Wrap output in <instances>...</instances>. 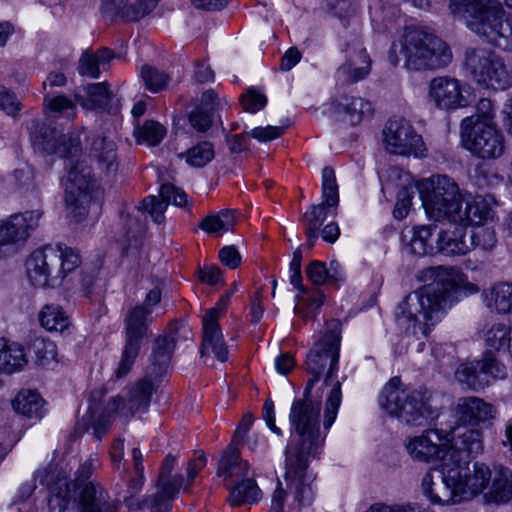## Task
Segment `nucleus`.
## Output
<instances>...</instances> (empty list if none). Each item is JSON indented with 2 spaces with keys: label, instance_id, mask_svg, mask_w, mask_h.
I'll return each mask as SVG.
<instances>
[{
  "label": "nucleus",
  "instance_id": "obj_1",
  "mask_svg": "<svg viewBox=\"0 0 512 512\" xmlns=\"http://www.w3.org/2000/svg\"><path fill=\"white\" fill-rule=\"evenodd\" d=\"M289 421L292 433L285 450L284 479L294 503L309 505L314 501L315 480L309 463L318 456L325 439L320 430V403L304 391L302 398L293 401Z\"/></svg>",
  "mask_w": 512,
  "mask_h": 512
},
{
  "label": "nucleus",
  "instance_id": "obj_2",
  "mask_svg": "<svg viewBox=\"0 0 512 512\" xmlns=\"http://www.w3.org/2000/svg\"><path fill=\"white\" fill-rule=\"evenodd\" d=\"M417 278L429 283L408 294L398 305L397 315L418 324L424 335L448 308L458 302L460 294L467 296L479 291L476 284L453 266L428 267L419 271Z\"/></svg>",
  "mask_w": 512,
  "mask_h": 512
},
{
  "label": "nucleus",
  "instance_id": "obj_3",
  "mask_svg": "<svg viewBox=\"0 0 512 512\" xmlns=\"http://www.w3.org/2000/svg\"><path fill=\"white\" fill-rule=\"evenodd\" d=\"M416 189L428 217L436 221L446 219L454 225H473L494 217L489 199L476 196L464 202L458 184L447 175L420 180Z\"/></svg>",
  "mask_w": 512,
  "mask_h": 512
},
{
  "label": "nucleus",
  "instance_id": "obj_4",
  "mask_svg": "<svg viewBox=\"0 0 512 512\" xmlns=\"http://www.w3.org/2000/svg\"><path fill=\"white\" fill-rule=\"evenodd\" d=\"M493 474L494 470L480 462H475L471 469L459 463H445L442 467V485H436L433 471L428 470L421 479V488L431 503L455 505L482 493L486 498Z\"/></svg>",
  "mask_w": 512,
  "mask_h": 512
},
{
  "label": "nucleus",
  "instance_id": "obj_5",
  "mask_svg": "<svg viewBox=\"0 0 512 512\" xmlns=\"http://www.w3.org/2000/svg\"><path fill=\"white\" fill-rule=\"evenodd\" d=\"M340 336L334 331L326 333L306 357V371L312 375L305 387V394L312 392L314 384L327 369L323 385L329 388L326 393L324 406V430H329L333 425L342 400L341 381L338 379V361H339Z\"/></svg>",
  "mask_w": 512,
  "mask_h": 512
},
{
  "label": "nucleus",
  "instance_id": "obj_6",
  "mask_svg": "<svg viewBox=\"0 0 512 512\" xmlns=\"http://www.w3.org/2000/svg\"><path fill=\"white\" fill-rule=\"evenodd\" d=\"M449 7L478 37L512 51V18L506 17L499 0H450Z\"/></svg>",
  "mask_w": 512,
  "mask_h": 512
},
{
  "label": "nucleus",
  "instance_id": "obj_7",
  "mask_svg": "<svg viewBox=\"0 0 512 512\" xmlns=\"http://www.w3.org/2000/svg\"><path fill=\"white\" fill-rule=\"evenodd\" d=\"M427 389L408 390L399 377L391 378L379 396L380 406L401 423L411 427L430 425L439 417Z\"/></svg>",
  "mask_w": 512,
  "mask_h": 512
},
{
  "label": "nucleus",
  "instance_id": "obj_8",
  "mask_svg": "<svg viewBox=\"0 0 512 512\" xmlns=\"http://www.w3.org/2000/svg\"><path fill=\"white\" fill-rule=\"evenodd\" d=\"M400 53L410 70L438 69L452 60L447 43L438 36L416 28H406L400 40Z\"/></svg>",
  "mask_w": 512,
  "mask_h": 512
},
{
  "label": "nucleus",
  "instance_id": "obj_9",
  "mask_svg": "<svg viewBox=\"0 0 512 512\" xmlns=\"http://www.w3.org/2000/svg\"><path fill=\"white\" fill-rule=\"evenodd\" d=\"M156 385L150 378H143L136 381L128 390L126 397L116 396L107 404L106 410L97 418L90 407L83 422L89 423L93 428L94 436L101 439L106 434L114 415L128 420L136 413H144L148 410L151 397L156 391Z\"/></svg>",
  "mask_w": 512,
  "mask_h": 512
},
{
  "label": "nucleus",
  "instance_id": "obj_10",
  "mask_svg": "<svg viewBox=\"0 0 512 512\" xmlns=\"http://www.w3.org/2000/svg\"><path fill=\"white\" fill-rule=\"evenodd\" d=\"M49 504L59 512H115L116 505L109 493L97 482H88L75 494L66 482V475L52 486Z\"/></svg>",
  "mask_w": 512,
  "mask_h": 512
},
{
  "label": "nucleus",
  "instance_id": "obj_11",
  "mask_svg": "<svg viewBox=\"0 0 512 512\" xmlns=\"http://www.w3.org/2000/svg\"><path fill=\"white\" fill-rule=\"evenodd\" d=\"M461 142L471 155L480 160H496L506 150L503 131L491 120L465 117L460 125Z\"/></svg>",
  "mask_w": 512,
  "mask_h": 512
},
{
  "label": "nucleus",
  "instance_id": "obj_12",
  "mask_svg": "<svg viewBox=\"0 0 512 512\" xmlns=\"http://www.w3.org/2000/svg\"><path fill=\"white\" fill-rule=\"evenodd\" d=\"M383 143L390 154L424 158L427 148L412 123L402 117L389 119L383 129Z\"/></svg>",
  "mask_w": 512,
  "mask_h": 512
},
{
  "label": "nucleus",
  "instance_id": "obj_13",
  "mask_svg": "<svg viewBox=\"0 0 512 512\" xmlns=\"http://www.w3.org/2000/svg\"><path fill=\"white\" fill-rule=\"evenodd\" d=\"M150 314V308H144L138 305L128 311L124 319L125 346L119 364L114 372L116 379L125 377L132 369L140 351L141 340L147 331V322Z\"/></svg>",
  "mask_w": 512,
  "mask_h": 512
},
{
  "label": "nucleus",
  "instance_id": "obj_14",
  "mask_svg": "<svg viewBox=\"0 0 512 512\" xmlns=\"http://www.w3.org/2000/svg\"><path fill=\"white\" fill-rule=\"evenodd\" d=\"M466 64L478 84L487 89L490 88L494 92L503 91L511 84V77L504 64L490 51L472 50L468 52Z\"/></svg>",
  "mask_w": 512,
  "mask_h": 512
},
{
  "label": "nucleus",
  "instance_id": "obj_15",
  "mask_svg": "<svg viewBox=\"0 0 512 512\" xmlns=\"http://www.w3.org/2000/svg\"><path fill=\"white\" fill-rule=\"evenodd\" d=\"M30 129L31 141L38 151L59 157L74 156L79 151L81 142L79 132L64 134L56 127L37 121L32 122Z\"/></svg>",
  "mask_w": 512,
  "mask_h": 512
},
{
  "label": "nucleus",
  "instance_id": "obj_16",
  "mask_svg": "<svg viewBox=\"0 0 512 512\" xmlns=\"http://www.w3.org/2000/svg\"><path fill=\"white\" fill-rule=\"evenodd\" d=\"M449 433L442 429H427L420 435L408 437L404 446L412 460L421 463L448 462Z\"/></svg>",
  "mask_w": 512,
  "mask_h": 512
},
{
  "label": "nucleus",
  "instance_id": "obj_17",
  "mask_svg": "<svg viewBox=\"0 0 512 512\" xmlns=\"http://www.w3.org/2000/svg\"><path fill=\"white\" fill-rule=\"evenodd\" d=\"M69 171L65 182V202L76 221L88 214L91 202V171L82 163L69 161Z\"/></svg>",
  "mask_w": 512,
  "mask_h": 512
},
{
  "label": "nucleus",
  "instance_id": "obj_18",
  "mask_svg": "<svg viewBox=\"0 0 512 512\" xmlns=\"http://www.w3.org/2000/svg\"><path fill=\"white\" fill-rule=\"evenodd\" d=\"M59 255L53 245L44 246L30 254L26 269L29 282L34 287L44 288L60 283Z\"/></svg>",
  "mask_w": 512,
  "mask_h": 512
},
{
  "label": "nucleus",
  "instance_id": "obj_19",
  "mask_svg": "<svg viewBox=\"0 0 512 512\" xmlns=\"http://www.w3.org/2000/svg\"><path fill=\"white\" fill-rule=\"evenodd\" d=\"M322 198L323 202L321 204L313 205L303 215L306 231L310 238L315 237V231H318L322 226L327 217L328 209L337 207L339 203L338 185L335 172L331 167H325L322 170Z\"/></svg>",
  "mask_w": 512,
  "mask_h": 512
},
{
  "label": "nucleus",
  "instance_id": "obj_20",
  "mask_svg": "<svg viewBox=\"0 0 512 512\" xmlns=\"http://www.w3.org/2000/svg\"><path fill=\"white\" fill-rule=\"evenodd\" d=\"M449 433L448 462L456 464L476 457L483 451L482 432L475 428H456Z\"/></svg>",
  "mask_w": 512,
  "mask_h": 512
},
{
  "label": "nucleus",
  "instance_id": "obj_21",
  "mask_svg": "<svg viewBox=\"0 0 512 512\" xmlns=\"http://www.w3.org/2000/svg\"><path fill=\"white\" fill-rule=\"evenodd\" d=\"M42 213L39 210L11 215L0 221V246L23 243L38 227Z\"/></svg>",
  "mask_w": 512,
  "mask_h": 512
},
{
  "label": "nucleus",
  "instance_id": "obj_22",
  "mask_svg": "<svg viewBox=\"0 0 512 512\" xmlns=\"http://www.w3.org/2000/svg\"><path fill=\"white\" fill-rule=\"evenodd\" d=\"M373 112V104L368 98H330L324 104V114L336 120L356 125Z\"/></svg>",
  "mask_w": 512,
  "mask_h": 512
},
{
  "label": "nucleus",
  "instance_id": "obj_23",
  "mask_svg": "<svg viewBox=\"0 0 512 512\" xmlns=\"http://www.w3.org/2000/svg\"><path fill=\"white\" fill-rule=\"evenodd\" d=\"M95 467L96 463L93 459L86 460L79 466L74 480H69L71 470L67 471L66 467L62 466H50L48 469L39 470L36 472L35 477L39 478L41 484L46 485L52 493V486L56 485L59 478L62 479L66 475V482L70 485L72 493L75 494L81 487L87 484L85 482L90 478Z\"/></svg>",
  "mask_w": 512,
  "mask_h": 512
},
{
  "label": "nucleus",
  "instance_id": "obj_24",
  "mask_svg": "<svg viewBox=\"0 0 512 512\" xmlns=\"http://www.w3.org/2000/svg\"><path fill=\"white\" fill-rule=\"evenodd\" d=\"M159 193L161 199L156 196H148L141 202V206H139V210L148 212L154 222L158 224L163 222L164 212L169 203H173L179 207H183L187 203L186 193L172 184H162Z\"/></svg>",
  "mask_w": 512,
  "mask_h": 512
},
{
  "label": "nucleus",
  "instance_id": "obj_25",
  "mask_svg": "<svg viewBox=\"0 0 512 512\" xmlns=\"http://www.w3.org/2000/svg\"><path fill=\"white\" fill-rule=\"evenodd\" d=\"M213 313L215 311H206L202 319L201 356L206 357L213 354L216 359L225 362L228 359V348L218 321L213 318Z\"/></svg>",
  "mask_w": 512,
  "mask_h": 512
},
{
  "label": "nucleus",
  "instance_id": "obj_26",
  "mask_svg": "<svg viewBox=\"0 0 512 512\" xmlns=\"http://www.w3.org/2000/svg\"><path fill=\"white\" fill-rule=\"evenodd\" d=\"M290 283L299 290L294 312L303 320L313 319L323 305L325 296L319 288L307 290L302 286L301 272H290Z\"/></svg>",
  "mask_w": 512,
  "mask_h": 512
},
{
  "label": "nucleus",
  "instance_id": "obj_27",
  "mask_svg": "<svg viewBox=\"0 0 512 512\" xmlns=\"http://www.w3.org/2000/svg\"><path fill=\"white\" fill-rule=\"evenodd\" d=\"M217 475L223 478L226 488H231L238 481L248 478L249 464L241 459L239 450L233 444L223 452L218 463Z\"/></svg>",
  "mask_w": 512,
  "mask_h": 512
},
{
  "label": "nucleus",
  "instance_id": "obj_28",
  "mask_svg": "<svg viewBox=\"0 0 512 512\" xmlns=\"http://www.w3.org/2000/svg\"><path fill=\"white\" fill-rule=\"evenodd\" d=\"M467 226L458 225V227L440 229L436 238V252L447 256L465 255L470 252L472 250V242L468 243Z\"/></svg>",
  "mask_w": 512,
  "mask_h": 512
},
{
  "label": "nucleus",
  "instance_id": "obj_29",
  "mask_svg": "<svg viewBox=\"0 0 512 512\" xmlns=\"http://www.w3.org/2000/svg\"><path fill=\"white\" fill-rule=\"evenodd\" d=\"M487 353L509 352L512 341V328L501 321H488L479 330Z\"/></svg>",
  "mask_w": 512,
  "mask_h": 512
},
{
  "label": "nucleus",
  "instance_id": "obj_30",
  "mask_svg": "<svg viewBox=\"0 0 512 512\" xmlns=\"http://www.w3.org/2000/svg\"><path fill=\"white\" fill-rule=\"evenodd\" d=\"M494 407L477 397L460 398L455 407V415L463 424H477L494 417Z\"/></svg>",
  "mask_w": 512,
  "mask_h": 512
},
{
  "label": "nucleus",
  "instance_id": "obj_31",
  "mask_svg": "<svg viewBox=\"0 0 512 512\" xmlns=\"http://www.w3.org/2000/svg\"><path fill=\"white\" fill-rule=\"evenodd\" d=\"M371 63L365 49L350 54L348 60L337 70V82L340 85H349L364 79L370 73Z\"/></svg>",
  "mask_w": 512,
  "mask_h": 512
},
{
  "label": "nucleus",
  "instance_id": "obj_32",
  "mask_svg": "<svg viewBox=\"0 0 512 512\" xmlns=\"http://www.w3.org/2000/svg\"><path fill=\"white\" fill-rule=\"evenodd\" d=\"M485 306L499 314L512 313V283H496L482 292Z\"/></svg>",
  "mask_w": 512,
  "mask_h": 512
},
{
  "label": "nucleus",
  "instance_id": "obj_33",
  "mask_svg": "<svg viewBox=\"0 0 512 512\" xmlns=\"http://www.w3.org/2000/svg\"><path fill=\"white\" fill-rule=\"evenodd\" d=\"M28 360L24 347L17 342L0 338V371L12 374L24 369Z\"/></svg>",
  "mask_w": 512,
  "mask_h": 512
},
{
  "label": "nucleus",
  "instance_id": "obj_34",
  "mask_svg": "<svg viewBox=\"0 0 512 512\" xmlns=\"http://www.w3.org/2000/svg\"><path fill=\"white\" fill-rule=\"evenodd\" d=\"M512 499V470L503 466L494 468V474L486 500L504 503Z\"/></svg>",
  "mask_w": 512,
  "mask_h": 512
},
{
  "label": "nucleus",
  "instance_id": "obj_35",
  "mask_svg": "<svg viewBox=\"0 0 512 512\" xmlns=\"http://www.w3.org/2000/svg\"><path fill=\"white\" fill-rule=\"evenodd\" d=\"M90 157L96 161L101 170L114 171L116 166L115 143L101 135L93 136Z\"/></svg>",
  "mask_w": 512,
  "mask_h": 512
},
{
  "label": "nucleus",
  "instance_id": "obj_36",
  "mask_svg": "<svg viewBox=\"0 0 512 512\" xmlns=\"http://www.w3.org/2000/svg\"><path fill=\"white\" fill-rule=\"evenodd\" d=\"M431 237V225L414 226L403 232V239L408 241L411 253L418 256L434 254L436 252V248L431 242Z\"/></svg>",
  "mask_w": 512,
  "mask_h": 512
},
{
  "label": "nucleus",
  "instance_id": "obj_37",
  "mask_svg": "<svg viewBox=\"0 0 512 512\" xmlns=\"http://www.w3.org/2000/svg\"><path fill=\"white\" fill-rule=\"evenodd\" d=\"M14 410L29 419L39 420L45 414L44 400L31 390L20 391L12 401Z\"/></svg>",
  "mask_w": 512,
  "mask_h": 512
},
{
  "label": "nucleus",
  "instance_id": "obj_38",
  "mask_svg": "<svg viewBox=\"0 0 512 512\" xmlns=\"http://www.w3.org/2000/svg\"><path fill=\"white\" fill-rule=\"evenodd\" d=\"M214 98H197L193 109L189 112V122L199 132L207 131L216 114Z\"/></svg>",
  "mask_w": 512,
  "mask_h": 512
},
{
  "label": "nucleus",
  "instance_id": "obj_39",
  "mask_svg": "<svg viewBox=\"0 0 512 512\" xmlns=\"http://www.w3.org/2000/svg\"><path fill=\"white\" fill-rule=\"evenodd\" d=\"M456 380L472 391H480L489 386L490 381L483 376L479 361L466 362L455 371Z\"/></svg>",
  "mask_w": 512,
  "mask_h": 512
},
{
  "label": "nucleus",
  "instance_id": "obj_40",
  "mask_svg": "<svg viewBox=\"0 0 512 512\" xmlns=\"http://www.w3.org/2000/svg\"><path fill=\"white\" fill-rule=\"evenodd\" d=\"M175 337L164 336L155 341V346L151 354V371L150 376L164 372L175 349Z\"/></svg>",
  "mask_w": 512,
  "mask_h": 512
},
{
  "label": "nucleus",
  "instance_id": "obj_41",
  "mask_svg": "<svg viewBox=\"0 0 512 512\" xmlns=\"http://www.w3.org/2000/svg\"><path fill=\"white\" fill-rule=\"evenodd\" d=\"M227 489L230 490L229 501L233 506L254 503L261 496V491L252 477L242 479Z\"/></svg>",
  "mask_w": 512,
  "mask_h": 512
},
{
  "label": "nucleus",
  "instance_id": "obj_42",
  "mask_svg": "<svg viewBox=\"0 0 512 512\" xmlns=\"http://www.w3.org/2000/svg\"><path fill=\"white\" fill-rule=\"evenodd\" d=\"M42 327L48 331L63 332L69 326V318L59 305H45L39 313Z\"/></svg>",
  "mask_w": 512,
  "mask_h": 512
},
{
  "label": "nucleus",
  "instance_id": "obj_43",
  "mask_svg": "<svg viewBox=\"0 0 512 512\" xmlns=\"http://www.w3.org/2000/svg\"><path fill=\"white\" fill-rule=\"evenodd\" d=\"M236 224V217L232 210H222L217 214L206 216L200 223V228L207 233L222 235L232 230Z\"/></svg>",
  "mask_w": 512,
  "mask_h": 512
},
{
  "label": "nucleus",
  "instance_id": "obj_44",
  "mask_svg": "<svg viewBox=\"0 0 512 512\" xmlns=\"http://www.w3.org/2000/svg\"><path fill=\"white\" fill-rule=\"evenodd\" d=\"M133 135L138 144L158 145L166 135V128L159 122L147 120L134 128Z\"/></svg>",
  "mask_w": 512,
  "mask_h": 512
},
{
  "label": "nucleus",
  "instance_id": "obj_45",
  "mask_svg": "<svg viewBox=\"0 0 512 512\" xmlns=\"http://www.w3.org/2000/svg\"><path fill=\"white\" fill-rule=\"evenodd\" d=\"M103 9L111 15H118L127 21H138L147 15L138 6V1L128 4L127 0H104Z\"/></svg>",
  "mask_w": 512,
  "mask_h": 512
},
{
  "label": "nucleus",
  "instance_id": "obj_46",
  "mask_svg": "<svg viewBox=\"0 0 512 512\" xmlns=\"http://www.w3.org/2000/svg\"><path fill=\"white\" fill-rule=\"evenodd\" d=\"M103 9L111 15H118L127 21H138L147 15L138 6V1L128 4L127 0H104Z\"/></svg>",
  "mask_w": 512,
  "mask_h": 512
},
{
  "label": "nucleus",
  "instance_id": "obj_47",
  "mask_svg": "<svg viewBox=\"0 0 512 512\" xmlns=\"http://www.w3.org/2000/svg\"><path fill=\"white\" fill-rule=\"evenodd\" d=\"M140 75L145 87L151 93L166 91L171 81V77L168 73L150 65L142 66Z\"/></svg>",
  "mask_w": 512,
  "mask_h": 512
},
{
  "label": "nucleus",
  "instance_id": "obj_48",
  "mask_svg": "<svg viewBox=\"0 0 512 512\" xmlns=\"http://www.w3.org/2000/svg\"><path fill=\"white\" fill-rule=\"evenodd\" d=\"M468 92L460 81L450 76H438L433 78L429 84L430 96H462Z\"/></svg>",
  "mask_w": 512,
  "mask_h": 512
},
{
  "label": "nucleus",
  "instance_id": "obj_49",
  "mask_svg": "<svg viewBox=\"0 0 512 512\" xmlns=\"http://www.w3.org/2000/svg\"><path fill=\"white\" fill-rule=\"evenodd\" d=\"M29 351L39 365L46 366L57 362V347L52 341L34 338L29 344Z\"/></svg>",
  "mask_w": 512,
  "mask_h": 512
},
{
  "label": "nucleus",
  "instance_id": "obj_50",
  "mask_svg": "<svg viewBox=\"0 0 512 512\" xmlns=\"http://www.w3.org/2000/svg\"><path fill=\"white\" fill-rule=\"evenodd\" d=\"M181 157L193 167H204L214 158V147L212 143L203 141L188 149Z\"/></svg>",
  "mask_w": 512,
  "mask_h": 512
},
{
  "label": "nucleus",
  "instance_id": "obj_51",
  "mask_svg": "<svg viewBox=\"0 0 512 512\" xmlns=\"http://www.w3.org/2000/svg\"><path fill=\"white\" fill-rule=\"evenodd\" d=\"M488 220H486L487 222ZM482 222L481 224H474L475 229L471 230L470 235L468 236V243L472 242V249L481 248L483 250H491L497 244L496 233L491 227H484Z\"/></svg>",
  "mask_w": 512,
  "mask_h": 512
},
{
  "label": "nucleus",
  "instance_id": "obj_52",
  "mask_svg": "<svg viewBox=\"0 0 512 512\" xmlns=\"http://www.w3.org/2000/svg\"><path fill=\"white\" fill-rule=\"evenodd\" d=\"M44 108L53 117L73 119L76 116V103L71 98H46Z\"/></svg>",
  "mask_w": 512,
  "mask_h": 512
},
{
  "label": "nucleus",
  "instance_id": "obj_53",
  "mask_svg": "<svg viewBox=\"0 0 512 512\" xmlns=\"http://www.w3.org/2000/svg\"><path fill=\"white\" fill-rule=\"evenodd\" d=\"M57 253L60 254L58 269L60 270V282L66 277L68 273L75 270L81 263L79 253L71 247L63 245H55Z\"/></svg>",
  "mask_w": 512,
  "mask_h": 512
},
{
  "label": "nucleus",
  "instance_id": "obj_54",
  "mask_svg": "<svg viewBox=\"0 0 512 512\" xmlns=\"http://www.w3.org/2000/svg\"><path fill=\"white\" fill-rule=\"evenodd\" d=\"M144 485V474H135L127 479L126 489L119 492L123 502L129 509L141 507V503L135 498L140 493Z\"/></svg>",
  "mask_w": 512,
  "mask_h": 512
},
{
  "label": "nucleus",
  "instance_id": "obj_55",
  "mask_svg": "<svg viewBox=\"0 0 512 512\" xmlns=\"http://www.w3.org/2000/svg\"><path fill=\"white\" fill-rule=\"evenodd\" d=\"M183 484L184 479L181 475H176L172 479L167 477L163 481H161V477H158L157 485L159 491L154 497V505L158 506L161 501L173 499Z\"/></svg>",
  "mask_w": 512,
  "mask_h": 512
},
{
  "label": "nucleus",
  "instance_id": "obj_56",
  "mask_svg": "<svg viewBox=\"0 0 512 512\" xmlns=\"http://www.w3.org/2000/svg\"><path fill=\"white\" fill-rule=\"evenodd\" d=\"M415 188L416 186L407 184L398 191L397 201L393 210V215L396 219L402 220L408 215Z\"/></svg>",
  "mask_w": 512,
  "mask_h": 512
},
{
  "label": "nucleus",
  "instance_id": "obj_57",
  "mask_svg": "<svg viewBox=\"0 0 512 512\" xmlns=\"http://www.w3.org/2000/svg\"><path fill=\"white\" fill-rule=\"evenodd\" d=\"M480 370L483 376L489 380V377L493 379H504L507 376L506 368L503 364L496 360L492 353H485L484 357L479 360Z\"/></svg>",
  "mask_w": 512,
  "mask_h": 512
},
{
  "label": "nucleus",
  "instance_id": "obj_58",
  "mask_svg": "<svg viewBox=\"0 0 512 512\" xmlns=\"http://www.w3.org/2000/svg\"><path fill=\"white\" fill-rule=\"evenodd\" d=\"M81 106L84 109L98 113L116 114L119 110V101L114 98H81Z\"/></svg>",
  "mask_w": 512,
  "mask_h": 512
},
{
  "label": "nucleus",
  "instance_id": "obj_59",
  "mask_svg": "<svg viewBox=\"0 0 512 512\" xmlns=\"http://www.w3.org/2000/svg\"><path fill=\"white\" fill-rule=\"evenodd\" d=\"M366 512H434L429 507L419 505H388L384 503H376L369 507Z\"/></svg>",
  "mask_w": 512,
  "mask_h": 512
},
{
  "label": "nucleus",
  "instance_id": "obj_60",
  "mask_svg": "<svg viewBox=\"0 0 512 512\" xmlns=\"http://www.w3.org/2000/svg\"><path fill=\"white\" fill-rule=\"evenodd\" d=\"M285 131L284 126H259L253 128L247 133L250 137L258 140L259 142H267L280 137Z\"/></svg>",
  "mask_w": 512,
  "mask_h": 512
},
{
  "label": "nucleus",
  "instance_id": "obj_61",
  "mask_svg": "<svg viewBox=\"0 0 512 512\" xmlns=\"http://www.w3.org/2000/svg\"><path fill=\"white\" fill-rule=\"evenodd\" d=\"M100 65L93 53L84 52L79 60L78 71L81 75L98 78L100 76Z\"/></svg>",
  "mask_w": 512,
  "mask_h": 512
},
{
  "label": "nucleus",
  "instance_id": "obj_62",
  "mask_svg": "<svg viewBox=\"0 0 512 512\" xmlns=\"http://www.w3.org/2000/svg\"><path fill=\"white\" fill-rule=\"evenodd\" d=\"M308 279L314 285H322L328 281V267L323 262L312 261L306 268Z\"/></svg>",
  "mask_w": 512,
  "mask_h": 512
},
{
  "label": "nucleus",
  "instance_id": "obj_63",
  "mask_svg": "<svg viewBox=\"0 0 512 512\" xmlns=\"http://www.w3.org/2000/svg\"><path fill=\"white\" fill-rule=\"evenodd\" d=\"M66 83L67 79L63 73H50L43 82V88L48 95L62 96V91L58 89L64 87Z\"/></svg>",
  "mask_w": 512,
  "mask_h": 512
},
{
  "label": "nucleus",
  "instance_id": "obj_64",
  "mask_svg": "<svg viewBox=\"0 0 512 512\" xmlns=\"http://www.w3.org/2000/svg\"><path fill=\"white\" fill-rule=\"evenodd\" d=\"M219 258L223 265L235 269L241 263V256L235 246H225L219 251Z\"/></svg>",
  "mask_w": 512,
  "mask_h": 512
}]
</instances>
